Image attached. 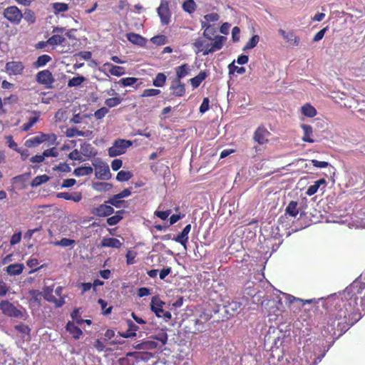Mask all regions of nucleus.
Wrapping results in <instances>:
<instances>
[{
  "label": "nucleus",
  "mask_w": 365,
  "mask_h": 365,
  "mask_svg": "<svg viewBox=\"0 0 365 365\" xmlns=\"http://www.w3.org/2000/svg\"><path fill=\"white\" fill-rule=\"evenodd\" d=\"M336 319L338 321V326L340 324H346V326L353 325L360 318L358 313L351 312L346 305L344 308H341L336 314Z\"/></svg>",
  "instance_id": "1"
},
{
  "label": "nucleus",
  "mask_w": 365,
  "mask_h": 365,
  "mask_svg": "<svg viewBox=\"0 0 365 365\" xmlns=\"http://www.w3.org/2000/svg\"><path fill=\"white\" fill-rule=\"evenodd\" d=\"M0 310L8 317L24 319V313L18 309L12 303L8 300H3L0 302Z\"/></svg>",
  "instance_id": "2"
},
{
  "label": "nucleus",
  "mask_w": 365,
  "mask_h": 365,
  "mask_svg": "<svg viewBox=\"0 0 365 365\" xmlns=\"http://www.w3.org/2000/svg\"><path fill=\"white\" fill-rule=\"evenodd\" d=\"M132 145L131 141L126 140H117L108 149V154L110 157H115L125 153L126 149Z\"/></svg>",
  "instance_id": "3"
},
{
  "label": "nucleus",
  "mask_w": 365,
  "mask_h": 365,
  "mask_svg": "<svg viewBox=\"0 0 365 365\" xmlns=\"http://www.w3.org/2000/svg\"><path fill=\"white\" fill-rule=\"evenodd\" d=\"M4 16L14 24H19L23 18L21 11L16 6H11L6 8L3 12Z\"/></svg>",
  "instance_id": "4"
},
{
  "label": "nucleus",
  "mask_w": 365,
  "mask_h": 365,
  "mask_svg": "<svg viewBox=\"0 0 365 365\" xmlns=\"http://www.w3.org/2000/svg\"><path fill=\"white\" fill-rule=\"evenodd\" d=\"M94 166L96 169V177L98 179L106 180L111 178V173L107 164L99 163L94 164Z\"/></svg>",
  "instance_id": "5"
},
{
  "label": "nucleus",
  "mask_w": 365,
  "mask_h": 365,
  "mask_svg": "<svg viewBox=\"0 0 365 365\" xmlns=\"http://www.w3.org/2000/svg\"><path fill=\"white\" fill-rule=\"evenodd\" d=\"M36 81L38 83L44 85L46 88H50L54 82V78L49 70H43L37 73Z\"/></svg>",
  "instance_id": "6"
},
{
  "label": "nucleus",
  "mask_w": 365,
  "mask_h": 365,
  "mask_svg": "<svg viewBox=\"0 0 365 365\" xmlns=\"http://www.w3.org/2000/svg\"><path fill=\"white\" fill-rule=\"evenodd\" d=\"M158 16L163 24H167L170 19V11L168 8V2L165 0H161L160 4L157 9Z\"/></svg>",
  "instance_id": "7"
},
{
  "label": "nucleus",
  "mask_w": 365,
  "mask_h": 365,
  "mask_svg": "<svg viewBox=\"0 0 365 365\" xmlns=\"http://www.w3.org/2000/svg\"><path fill=\"white\" fill-rule=\"evenodd\" d=\"M5 68L9 75H20L22 73L24 66L21 61H10L6 63Z\"/></svg>",
  "instance_id": "8"
},
{
  "label": "nucleus",
  "mask_w": 365,
  "mask_h": 365,
  "mask_svg": "<svg viewBox=\"0 0 365 365\" xmlns=\"http://www.w3.org/2000/svg\"><path fill=\"white\" fill-rule=\"evenodd\" d=\"M269 134V132L264 127L259 126L255 130L253 139L258 144L263 145L268 142Z\"/></svg>",
  "instance_id": "9"
},
{
  "label": "nucleus",
  "mask_w": 365,
  "mask_h": 365,
  "mask_svg": "<svg viewBox=\"0 0 365 365\" xmlns=\"http://www.w3.org/2000/svg\"><path fill=\"white\" fill-rule=\"evenodd\" d=\"M226 40V37L222 36H217L215 37L214 42L211 44L210 48L205 49L203 52V55L206 56L210 53H213L216 51L220 50L222 48L223 43Z\"/></svg>",
  "instance_id": "10"
},
{
  "label": "nucleus",
  "mask_w": 365,
  "mask_h": 365,
  "mask_svg": "<svg viewBox=\"0 0 365 365\" xmlns=\"http://www.w3.org/2000/svg\"><path fill=\"white\" fill-rule=\"evenodd\" d=\"M190 230L191 225L189 224L184 227L182 231L179 235H178L175 238H173V240H175L176 242L181 244L184 247L185 250L187 249L186 243L187 242L188 240V234L190 232Z\"/></svg>",
  "instance_id": "11"
},
{
  "label": "nucleus",
  "mask_w": 365,
  "mask_h": 365,
  "mask_svg": "<svg viewBox=\"0 0 365 365\" xmlns=\"http://www.w3.org/2000/svg\"><path fill=\"white\" fill-rule=\"evenodd\" d=\"M165 303L161 301L158 297H153L150 302V309L158 317H162L163 312V306Z\"/></svg>",
  "instance_id": "12"
},
{
  "label": "nucleus",
  "mask_w": 365,
  "mask_h": 365,
  "mask_svg": "<svg viewBox=\"0 0 365 365\" xmlns=\"http://www.w3.org/2000/svg\"><path fill=\"white\" fill-rule=\"evenodd\" d=\"M173 94L175 96H182L185 93V84L179 80H173L170 86Z\"/></svg>",
  "instance_id": "13"
},
{
  "label": "nucleus",
  "mask_w": 365,
  "mask_h": 365,
  "mask_svg": "<svg viewBox=\"0 0 365 365\" xmlns=\"http://www.w3.org/2000/svg\"><path fill=\"white\" fill-rule=\"evenodd\" d=\"M113 212L114 209L111 206L103 204L95 209L94 214L99 217H106L110 215Z\"/></svg>",
  "instance_id": "14"
},
{
  "label": "nucleus",
  "mask_w": 365,
  "mask_h": 365,
  "mask_svg": "<svg viewBox=\"0 0 365 365\" xmlns=\"http://www.w3.org/2000/svg\"><path fill=\"white\" fill-rule=\"evenodd\" d=\"M24 265L21 263L11 264L6 267V271L11 276L19 275L22 273Z\"/></svg>",
  "instance_id": "15"
},
{
  "label": "nucleus",
  "mask_w": 365,
  "mask_h": 365,
  "mask_svg": "<svg viewBox=\"0 0 365 365\" xmlns=\"http://www.w3.org/2000/svg\"><path fill=\"white\" fill-rule=\"evenodd\" d=\"M57 197L63 198L67 200H72L73 202H79L82 199V195L81 192H58L57 194Z\"/></svg>",
  "instance_id": "16"
},
{
  "label": "nucleus",
  "mask_w": 365,
  "mask_h": 365,
  "mask_svg": "<svg viewBox=\"0 0 365 365\" xmlns=\"http://www.w3.org/2000/svg\"><path fill=\"white\" fill-rule=\"evenodd\" d=\"M129 41L133 44L143 46L145 44L146 40L142 36L135 33H128L126 35Z\"/></svg>",
  "instance_id": "17"
},
{
  "label": "nucleus",
  "mask_w": 365,
  "mask_h": 365,
  "mask_svg": "<svg viewBox=\"0 0 365 365\" xmlns=\"http://www.w3.org/2000/svg\"><path fill=\"white\" fill-rule=\"evenodd\" d=\"M47 140V135L46 134H41L40 136H35L32 138L27 140L25 142V145L28 148L34 147L38 145L43 142Z\"/></svg>",
  "instance_id": "18"
},
{
  "label": "nucleus",
  "mask_w": 365,
  "mask_h": 365,
  "mask_svg": "<svg viewBox=\"0 0 365 365\" xmlns=\"http://www.w3.org/2000/svg\"><path fill=\"white\" fill-rule=\"evenodd\" d=\"M66 330L73 335L75 339H78L83 332L80 328L76 326L73 322H68L66 324Z\"/></svg>",
  "instance_id": "19"
},
{
  "label": "nucleus",
  "mask_w": 365,
  "mask_h": 365,
  "mask_svg": "<svg viewBox=\"0 0 365 365\" xmlns=\"http://www.w3.org/2000/svg\"><path fill=\"white\" fill-rule=\"evenodd\" d=\"M122 243L116 238H104L101 242V246L104 247L119 248Z\"/></svg>",
  "instance_id": "20"
},
{
  "label": "nucleus",
  "mask_w": 365,
  "mask_h": 365,
  "mask_svg": "<svg viewBox=\"0 0 365 365\" xmlns=\"http://www.w3.org/2000/svg\"><path fill=\"white\" fill-rule=\"evenodd\" d=\"M190 66L187 63H184L175 68L176 71V78L175 80L180 81L182 78L188 75L190 71Z\"/></svg>",
  "instance_id": "21"
},
{
  "label": "nucleus",
  "mask_w": 365,
  "mask_h": 365,
  "mask_svg": "<svg viewBox=\"0 0 365 365\" xmlns=\"http://www.w3.org/2000/svg\"><path fill=\"white\" fill-rule=\"evenodd\" d=\"M128 329L121 334V336L124 338H130L136 336V331L138 329V327L135 325L132 321H128Z\"/></svg>",
  "instance_id": "22"
},
{
  "label": "nucleus",
  "mask_w": 365,
  "mask_h": 365,
  "mask_svg": "<svg viewBox=\"0 0 365 365\" xmlns=\"http://www.w3.org/2000/svg\"><path fill=\"white\" fill-rule=\"evenodd\" d=\"M322 185H326V180L324 178L315 181L314 185H310L308 187L306 194L309 196L314 195L317 192L319 187Z\"/></svg>",
  "instance_id": "23"
},
{
  "label": "nucleus",
  "mask_w": 365,
  "mask_h": 365,
  "mask_svg": "<svg viewBox=\"0 0 365 365\" xmlns=\"http://www.w3.org/2000/svg\"><path fill=\"white\" fill-rule=\"evenodd\" d=\"M298 203L296 201H291L285 209L286 214L295 217L299 213Z\"/></svg>",
  "instance_id": "24"
},
{
  "label": "nucleus",
  "mask_w": 365,
  "mask_h": 365,
  "mask_svg": "<svg viewBox=\"0 0 365 365\" xmlns=\"http://www.w3.org/2000/svg\"><path fill=\"white\" fill-rule=\"evenodd\" d=\"M53 285L45 287L43 289L42 295L43 298L49 302H56V297L53 295Z\"/></svg>",
  "instance_id": "25"
},
{
  "label": "nucleus",
  "mask_w": 365,
  "mask_h": 365,
  "mask_svg": "<svg viewBox=\"0 0 365 365\" xmlns=\"http://www.w3.org/2000/svg\"><path fill=\"white\" fill-rule=\"evenodd\" d=\"M207 76V73L205 71H202L199 73V74L197 76L191 78L190 81L192 86L194 88H197L200 85V83L202 82V81H204L205 79V78Z\"/></svg>",
  "instance_id": "26"
},
{
  "label": "nucleus",
  "mask_w": 365,
  "mask_h": 365,
  "mask_svg": "<svg viewBox=\"0 0 365 365\" xmlns=\"http://www.w3.org/2000/svg\"><path fill=\"white\" fill-rule=\"evenodd\" d=\"M301 127L304 131V135L302 137L303 141L314 143V140L310 138V135L313 131L312 127L309 125L306 124H302Z\"/></svg>",
  "instance_id": "27"
},
{
  "label": "nucleus",
  "mask_w": 365,
  "mask_h": 365,
  "mask_svg": "<svg viewBox=\"0 0 365 365\" xmlns=\"http://www.w3.org/2000/svg\"><path fill=\"white\" fill-rule=\"evenodd\" d=\"M93 173V168L90 166H81L74 170L73 174L77 176L89 175Z\"/></svg>",
  "instance_id": "28"
},
{
  "label": "nucleus",
  "mask_w": 365,
  "mask_h": 365,
  "mask_svg": "<svg viewBox=\"0 0 365 365\" xmlns=\"http://www.w3.org/2000/svg\"><path fill=\"white\" fill-rule=\"evenodd\" d=\"M113 185L108 182H94L93 184V188L98 192H106L110 190Z\"/></svg>",
  "instance_id": "29"
},
{
  "label": "nucleus",
  "mask_w": 365,
  "mask_h": 365,
  "mask_svg": "<svg viewBox=\"0 0 365 365\" xmlns=\"http://www.w3.org/2000/svg\"><path fill=\"white\" fill-rule=\"evenodd\" d=\"M105 66L110 67L109 72L113 76H120L125 73V68L123 67L114 66L110 63H106Z\"/></svg>",
  "instance_id": "30"
},
{
  "label": "nucleus",
  "mask_w": 365,
  "mask_h": 365,
  "mask_svg": "<svg viewBox=\"0 0 365 365\" xmlns=\"http://www.w3.org/2000/svg\"><path fill=\"white\" fill-rule=\"evenodd\" d=\"M51 60V58L50 56L43 54L38 57L37 60L34 62V66L35 68L43 67Z\"/></svg>",
  "instance_id": "31"
},
{
  "label": "nucleus",
  "mask_w": 365,
  "mask_h": 365,
  "mask_svg": "<svg viewBox=\"0 0 365 365\" xmlns=\"http://www.w3.org/2000/svg\"><path fill=\"white\" fill-rule=\"evenodd\" d=\"M50 178L46 175H38L31 181V187H38L49 180Z\"/></svg>",
  "instance_id": "32"
},
{
  "label": "nucleus",
  "mask_w": 365,
  "mask_h": 365,
  "mask_svg": "<svg viewBox=\"0 0 365 365\" xmlns=\"http://www.w3.org/2000/svg\"><path fill=\"white\" fill-rule=\"evenodd\" d=\"M125 213L123 210H119L116 214L107 219V222L109 225H115L123 218V215Z\"/></svg>",
  "instance_id": "33"
},
{
  "label": "nucleus",
  "mask_w": 365,
  "mask_h": 365,
  "mask_svg": "<svg viewBox=\"0 0 365 365\" xmlns=\"http://www.w3.org/2000/svg\"><path fill=\"white\" fill-rule=\"evenodd\" d=\"M196 8L197 5L193 0H186L182 4V9L189 14L193 13L196 10Z\"/></svg>",
  "instance_id": "34"
},
{
  "label": "nucleus",
  "mask_w": 365,
  "mask_h": 365,
  "mask_svg": "<svg viewBox=\"0 0 365 365\" xmlns=\"http://www.w3.org/2000/svg\"><path fill=\"white\" fill-rule=\"evenodd\" d=\"M133 177V173L130 171L120 170L118 173L116 180L119 182L129 180Z\"/></svg>",
  "instance_id": "35"
},
{
  "label": "nucleus",
  "mask_w": 365,
  "mask_h": 365,
  "mask_svg": "<svg viewBox=\"0 0 365 365\" xmlns=\"http://www.w3.org/2000/svg\"><path fill=\"white\" fill-rule=\"evenodd\" d=\"M302 113L307 117H314L317 114L316 109L309 104L302 107Z\"/></svg>",
  "instance_id": "36"
},
{
  "label": "nucleus",
  "mask_w": 365,
  "mask_h": 365,
  "mask_svg": "<svg viewBox=\"0 0 365 365\" xmlns=\"http://www.w3.org/2000/svg\"><path fill=\"white\" fill-rule=\"evenodd\" d=\"M165 81L166 76L163 73H159L154 78L153 83L156 87H162L165 84Z\"/></svg>",
  "instance_id": "37"
},
{
  "label": "nucleus",
  "mask_w": 365,
  "mask_h": 365,
  "mask_svg": "<svg viewBox=\"0 0 365 365\" xmlns=\"http://www.w3.org/2000/svg\"><path fill=\"white\" fill-rule=\"evenodd\" d=\"M65 41V38L60 35H53L51 37H50L47 43L53 46H56L61 44Z\"/></svg>",
  "instance_id": "38"
},
{
  "label": "nucleus",
  "mask_w": 365,
  "mask_h": 365,
  "mask_svg": "<svg viewBox=\"0 0 365 365\" xmlns=\"http://www.w3.org/2000/svg\"><path fill=\"white\" fill-rule=\"evenodd\" d=\"M284 40L292 46H297L299 44V38L292 31L287 32Z\"/></svg>",
  "instance_id": "39"
},
{
  "label": "nucleus",
  "mask_w": 365,
  "mask_h": 365,
  "mask_svg": "<svg viewBox=\"0 0 365 365\" xmlns=\"http://www.w3.org/2000/svg\"><path fill=\"white\" fill-rule=\"evenodd\" d=\"M85 81H86V78L83 76L73 77L68 81V87H76V86H80Z\"/></svg>",
  "instance_id": "40"
},
{
  "label": "nucleus",
  "mask_w": 365,
  "mask_h": 365,
  "mask_svg": "<svg viewBox=\"0 0 365 365\" xmlns=\"http://www.w3.org/2000/svg\"><path fill=\"white\" fill-rule=\"evenodd\" d=\"M75 244H76L75 240H71V239H68V238H63L61 240L56 241V242H54V245L56 246H61L63 247H71V246L74 245Z\"/></svg>",
  "instance_id": "41"
},
{
  "label": "nucleus",
  "mask_w": 365,
  "mask_h": 365,
  "mask_svg": "<svg viewBox=\"0 0 365 365\" xmlns=\"http://www.w3.org/2000/svg\"><path fill=\"white\" fill-rule=\"evenodd\" d=\"M259 41V37L257 35L253 36L250 41L246 43L243 50H248L255 48Z\"/></svg>",
  "instance_id": "42"
},
{
  "label": "nucleus",
  "mask_w": 365,
  "mask_h": 365,
  "mask_svg": "<svg viewBox=\"0 0 365 365\" xmlns=\"http://www.w3.org/2000/svg\"><path fill=\"white\" fill-rule=\"evenodd\" d=\"M194 46L198 48V51H197V53H199L200 51H203L205 50V49H207L209 48H208V44L206 43V41L205 40H202V39H197L195 41V42L194 43Z\"/></svg>",
  "instance_id": "43"
},
{
  "label": "nucleus",
  "mask_w": 365,
  "mask_h": 365,
  "mask_svg": "<svg viewBox=\"0 0 365 365\" xmlns=\"http://www.w3.org/2000/svg\"><path fill=\"white\" fill-rule=\"evenodd\" d=\"M38 118H39L38 115L31 118L27 123H25L22 125V130H24V131L29 130L30 128L38 120Z\"/></svg>",
  "instance_id": "44"
},
{
  "label": "nucleus",
  "mask_w": 365,
  "mask_h": 365,
  "mask_svg": "<svg viewBox=\"0 0 365 365\" xmlns=\"http://www.w3.org/2000/svg\"><path fill=\"white\" fill-rule=\"evenodd\" d=\"M234 61L231 63L228 68L230 70V74H233L235 72L239 73V74H243L245 72V67H238L237 66H235Z\"/></svg>",
  "instance_id": "45"
},
{
  "label": "nucleus",
  "mask_w": 365,
  "mask_h": 365,
  "mask_svg": "<svg viewBox=\"0 0 365 365\" xmlns=\"http://www.w3.org/2000/svg\"><path fill=\"white\" fill-rule=\"evenodd\" d=\"M120 103H121V99L118 97L108 98L105 101V104L109 108L115 107V106H118V104H120Z\"/></svg>",
  "instance_id": "46"
},
{
  "label": "nucleus",
  "mask_w": 365,
  "mask_h": 365,
  "mask_svg": "<svg viewBox=\"0 0 365 365\" xmlns=\"http://www.w3.org/2000/svg\"><path fill=\"white\" fill-rule=\"evenodd\" d=\"M137 81H138V78H136L128 77V78H121L119 81V83H120L123 86H132L134 83H135Z\"/></svg>",
  "instance_id": "47"
},
{
  "label": "nucleus",
  "mask_w": 365,
  "mask_h": 365,
  "mask_svg": "<svg viewBox=\"0 0 365 365\" xmlns=\"http://www.w3.org/2000/svg\"><path fill=\"white\" fill-rule=\"evenodd\" d=\"M240 303L237 302H232L227 305V312H230L231 311L232 313H230V314H233L238 311V309L240 308Z\"/></svg>",
  "instance_id": "48"
},
{
  "label": "nucleus",
  "mask_w": 365,
  "mask_h": 365,
  "mask_svg": "<svg viewBox=\"0 0 365 365\" xmlns=\"http://www.w3.org/2000/svg\"><path fill=\"white\" fill-rule=\"evenodd\" d=\"M160 93V91L159 89L155 88H148L143 91L142 93V97H150L155 96Z\"/></svg>",
  "instance_id": "49"
},
{
  "label": "nucleus",
  "mask_w": 365,
  "mask_h": 365,
  "mask_svg": "<svg viewBox=\"0 0 365 365\" xmlns=\"http://www.w3.org/2000/svg\"><path fill=\"white\" fill-rule=\"evenodd\" d=\"M10 287L3 280L0 279V297H4L9 291Z\"/></svg>",
  "instance_id": "50"
},
{
  "label": "nucleus",
  "mask_w": 365,
  "mask_h": 365,
  "mask_svg": "<svg viewBox=\"0 0 365 365\" xmlns=\"http://www.w3.org/2000/svg\"><path fill=\"white\" fill-rule=\"evenodd\" d=\"M150 41L156 45H163L166 43V37L163 35L155 36L153 37Z\"/></svg>",
  "instance_id": "51"
},
{
  "label": "nucleus",
  "mask_w": 365,
  "mask_h": 365,
  "mask_svg": "<svg viewBox=\"0 0 365 365\" xmlns=\"http://www.w3.org/2000/svg\"><path fill=\"white\" fill-rule=\"evenodd\" d=\"M117 195H115L112 198L106 201V203L110 204L116 207H120L121 203L123 202L120 198H117Z\"/></svg>",
  "instance_id": "52"
},
{
  "label": "nucleus",
  "mask_w": 365,
  "mask_h": 365,
  "mask_svg": "<svg viewBox=\"0 0 365 365\" xmlns=\"http://www.w3.org/2000/svg\"><path fill=\"white\" fill-rule=\"evenodd\" d=\"M67 136L70 138L75 136H86V134L84 132L78 130L76 128H71L68 130Z\"/></svg>",
  "instance_id": "53"
},
{
  "label": "nucleus",
  "mask_w": 365,
  "mask_h": 365,
  "mask_svg": "<svg viewBox=\"0 0 365 365\" xmlns=\"http://www.w3.org/2000/svg\"><path fill=\"white\" fill-rule=\"evenodd\" d=\"M108 113V109L106 107L101 108L94 113L96 119L103 118Z\"/></svg>",
  "instance_id": "54"
},
{
  "label": "nucleus",
  "mask_w": 365,
  "mask_h": 365,
  "mask_svg": "<svg viewBox=\"0 0 365 365\" xmlns=\"http://www.w3.org/2000/svg\"><path fill=\"white\" fill-rule=\"evenodd\" d=\"M6 143L8 144V146L16 151H19L18 150V145L16 143L14 142L13 140V137L11 135H8L6 137Z\"/></svg>",
  "instance_id": "55"
},
{
  "label": "nucleus",
  "mask_w": 365,
  "mask_h": 365,
  "mask_svg": "<svg viewBox=\"0 0 365 365\" xmlns=\"http://www.w3.org/2000/svg\"><path fill=\"white\" fill-rule=\"evenodd\" d=\"M53 9L57 12H64L68 9V6L66 4L56 3V4H53Z\"/></svg>",
  "instance_id": "56"
},
{
  "label": "nucleus",
  "mask_w": 365,
  "mask_h": 365,
  "mask_svg": "<svg viewBox=\"0 0 365 365\" xmlns=\"http://www.w3.org/2000/svg\"><path fill=\"white\" fill-rule=\"evenodd\" d=\"M15 329L25 335H29L30 331L29 327L22 324L15 326Z\"/></svg>",
  "instance_id": "57"
},
{
  "label": "nucleus",
  "mask_w": 365,
  "mask_h": 365,
  "mask_svg": "<svg viewBox=\"0 0 365 365\" xmlns=\"http://www.w3.org/2000/svg\"><path fill=\"white\" fill-rule=\"evenodd\" d=\"M44 158L46 157H57L58 155V151L55 148L45 150L43 153Z\"/></svg>",
  "instance_id": "58"
},
{
  "label": "nucleus",
  "mask_w": 365,
  "mask_h": 365,
  "mask_svg": "<svg viewBox=\"0 0 365 365\" xmlns=\"http://www.w3.org/2000/svg\"><path fill=\"white\" fill-rule=\"evenodd\" d=\"M171 213V210H165V211H155V215L158 217L159 218H160L161 220H166L168 216L170 215Z\"/></svg>",
  "instance_id": "59"
},
{
  "label": "nucleus",
  "mask_w": 365,
  "mask_h": 365,
  "mask_svg": "<svg viewBox=\"0 0 365 365\" xmlns=\"http://www.w3.org/2000/svg\"><path fill=\"white\" fill-rule=\"evenodd\" d=\"M209 98H205L200 106V112L202 113H205L209 109Z\"/></svg>",
  "instance_id": "60"
},
{
  "label": "nucleus",
  "mask_w": 365,
  "mask_h": 365,
  "mask_svg": "<svg viewBox=\"0 0 365 365\" xmlns=\"http://www.w3.org/2000/svg\"><path fill=\"white\" fill-rule=\"evenodd\" d=\"M311 162L314 167L319 168H327L329 165V163L325 162V161H319L317 160H312Z\"/></svg>",
  "instance_id": "61"
},
{
  "label": "nucleus",
  "mask_w": 365,
  "mask_h": 365,
  "mask_svg": "<svg viewBox=\"0 0 365 365\" xmlns=\"http://www.w3.org/2000/svg\"><path fill=\"white\" fill-rule=\"evenodd\" d=\"M240 30L237 26H235L232 30V40L235 42H237L240 40Z\"/></svg>",
  "instance_id": "62"
},
{
  "label": "nucleus",
  "mask_w": 365,
  "mask_h": 365,
  "mask_svg": "<svg viewBox=\"0 0 365 365\" xmlns=\"http://www.w3.org/2000/svg\"><path fill=\"white\" fill-rule=\"evenodd\" d=\"M55 170H59L61 172L68 173L71 171V168L66 163H60L58 166L56 167Z\"/></svg>",
  "instance_id": "63"
},
{
  "label": "nucleus",
  "mask_w": 365,
  "mask_h": 365,
  "mask_svg": "<svg viewBox=\"0 0 365 365\" xmlns=\"http://www.w3.org/2000/svg\"><path fill=\"white\" fill-rule=\"evenodd\" d=\"M76 183V180L73 178L66 179L61 184V187H70L73 186Z\"/></svg>",
  "instance_id": "64"
}]
</instances>
